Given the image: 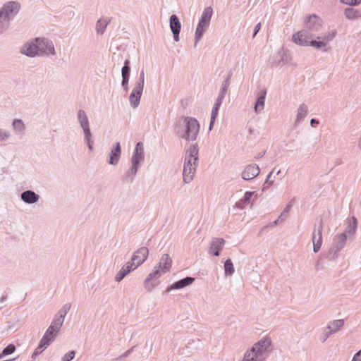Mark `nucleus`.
<instances>
[{"mask_svg": "<svg viewBox=\"0 0 361 361\" xmlns=\"http://www.w3.org/2000/svg\"><path fill=\"white\" fill-rule=\"evenodd\" d=\"M348 237L345 233L335 236L334 239V247L332 248L334 254L338 252L345 246Z\"/></svg>", "mask_w": 361, "mask_h": 361, "instance_id": "aec40b11", "label": "nucleus"}, {"mask_svg": "<svg viewBox=\"0 0 361 361\" xmlns=\"http://www.w3.org/2000/svg\"><path fill=\"white\" fill-rule=\"evenodd\" d=\"M111 20L108 18H99L95 25V31L96 33L99 35H102L104 33L108 25L110 23Z\"/></svg>", "mask_w": 361, "mask_h": 361, "instance_id": "cd10ccee", "label": "nucleus"}, {"mask_svg": "<svg viewBox=\"0 0 361 361\" xmlns=\"http://www.w3.org/2000/svg\"><path fill=\"white\" fill-rule=\"evenodd\" d=\"M139 169V166L131 164L130 167L123 175L122 181L124 183H132L134 180Z\"/></svg>", "mask_w": 361, "mask_h": 361, "instance_id": "a878e982", "label": "nucleus"}, {"mask_svg": "<svg viewBox=\"0 0 361 361\" xmlns=\"http://www.w3.org/2000/svg\"><path fill=\"white\" fill-rule=\"evenodd\" d=\"M198 153L199 148L197 144L191 145L189 149L186 151L183 165L197 168V161L199 159Z\"/></svg>", "mask_w": 361, "mask_h": 361, "instance_id": "0eeeda50", "label": "nucleus"}, {"mask_svg": "<svg viewBox=\"0 0 361 361\" xmlns=\"http://www.w3.org/2000/svg\"><path fill=\"white\" fill-rule=\"evenodd\" d=\"M260 172L259 167L255 164H251L245 166L242 171V178L245 180H252L257 177Z\"/></svg>", "mask_w": 361, "mask_h": 361, "instance_id": "ddd939ff", "label": "nucleus"}, {"mask_svg": "<svg viewBox=\"0 0 361 361\" xmlns=\"http://www.w3.org/2000/svg\"><path fill=\"white\" fill-rule=\"evenodd\" d=\"M333 334L332 333H330V331L328 330L327 331H325L322 335V336L320 337V341L324 343L325 342L328 338L331 335Z\"/></svg>", "mask_w": 361, "mask_h": 361, "instance_id": "5fc2aeb1", "label": "nucleus"}, {"mask_svg": "<svg viewBox=\"0 0 361 361\" xmlns=\"http://www.w3.org/2000/svg\"><path fill=\"white\" fill-rule=\"evenodd\" d=\"M323 25L322 19L316 14L307 16L304 19L305 29L300 31L307 32L309 35H313L312 32H318Z\"/></svg>", "mask_w": 361, "mask_h": 361, "instance_id": "423d86ee", "label": "nucleus"}, {"mask_svg": "<svg viewBox=\"0 0 361 361\" xmlns=\"http://www.w3.org/2000/svg\"><path fill=\"white\" fill-rule=\"evenodd\" d=\"M351 361H361V355L357 352L356 353L353 357Z\"/></svg>", "mask_w": 361, "mask_h": 361, "instance_id": "bf43d9fd", "label": "nucleus"}, {"mask_svg": "<svg viewBox=\"0 0 361 361\" xmlns=\"http://www.w3.org/2000/svg\"><path fill=\"white\" fill-rule=\"evenodd\" d=\"M135 269L136 268L130 262H127L116 274L115 281L116 282L121 281L126 276Z\"/></svg>", "mask_w": 361, "mask_h": 361, "instance_id": "412c9836", "label": "nucleus"}, {"mask_svg": "<svg viewBox=\"0 0 361 361\" xmlns=\"http://www.w3.org/2000/svg\"><path fill=\"white\" fill-rule=\"evenodd\" d=\"M293 200H291L290 202H289L288 203V204L283 209V212L281 213V215H280L279 218H284V219H286L288 216L289 211H290V208L293 206Z\"/></svg>", "mask_w": 361, "mask_h": 361, "instance_id": "3c124183", "label": "nucleus"}, {"mask_svg": "<svg viewBox=\"0 0 361 361\" xmlns=\"http://www.w3.org/2000/svg\"><path fill=\"white\" fill-rule=\"evenodd\" d=\"M77 121L84 134L91 132L90 121L84 110L79 109L77 111Z\"/></svg>", "mask_w": 361, "mask_h": 361, "instance_id": "4468645a", "label": "nucleus"}, {"mask_svg": "<svg viewBox=\"0 0 361 361\" xmlns=\"http://www.w3.org/2000/svg\"><path fill=\"white\" fill-rule=\"evenodd\" d=\"M218 112H219V109H217L216 108H212V114H211L210 123H209V130H211L212 129L215 119L217 117Z\"/></svg>", "mask_w": 361, "mask_h": 361, "instance_id": "49530a36", "label": "nucleus"}, {"mask_svg": "<svg viewBox=\"0 0 361 361\" xmlns=\"http://www.w3.org/2000/svg\"><path fill=\"white\" fill-rule=\"evenodd\" d=\"M344 325L343 319H336L330 322L327 326L326 329L330 331V333L333 334L340 331Z\"/></svg>", "mask_w": 361, "mask_h": 361, "instance_id": "c756f323", "label": "nucleus"}, {"mask_svg": "<svg viewBox=\"0 0 361 361\" xmlns=\"http://www.w3.org/2000/svg\"><path fill=\"white\" fill-rule=\"evenodd\" d=\"M21 200L27 204H35L39 200V196L32 190H25L20 195Z\"/></svg>", "mask_w": 361, "mask_h": 361, "instance_id": "b1692460", "label": "nucleus"}, {"mask_svg": "<svg viewBox=\"0 0 361 361\" xmlns=\"http://www.w3.org/2000/svg\"><path fill=\"white\" fill-rule=\"evenodd\" d=\"M341 2L350 6H356L361 3V0H340Z\"/></svg>", "mask_w": 361, "mask_h": 361, "instance_id": "864d4df0", "label": "nucleus"}, {"mask_svg": "<svg viewBox=\"0 0 361 361\" xmlns=\"http://www.w3.org/2000/svg\"><path fill=\"white\" fill-rule=\"evenodd\" d=\"M21 4L16 0L6 1L0 8V13L11 23L20 13Z\"/></svg>", "mask_w": 361, "mask_h": 361, "instance_id": "20e7f679", "label": "nucleus"}, {"mask_svg": "<svg viewBox=\"0 0 361 361\" xmlns=\"http://www.w3.org/2000/svg\"><path fill=\"white\" fill-rule=\"evenodd\" d=\"M196 169L194 166L183 165V180L185 183L188 184L192 182L196 173Z\"/></svg>", "mask_w": 361, "mask_h": 361, "instance_id": "bb28decb", "label": "nucleus"}, {"mask_svg": "<svg viewBox=\"0 0 361 361\" xmlns=\"http://www.w3.org/2000/svg\"><path fill=\"white\" fill-rule=\"evenodd\" d=\"M200 126L198 121L193 117L185 116L179 119L175 126L176 135L188 142L196 140Z\"/></svg>", "mask_w": 361, "mask_h": 361, "instance_id": "7ed1b4c3", "label": "nucleus"}, {"mask_svg": "<svg viewBox=\"0 0 361 361\" xmlns=\"http://www.w3.org/2000/svg\"><path fill=\"white\" fill-rule=\"evenodd\" d=\"M344 16L349 20L357 19L361 16L360 11L353 8H347L344 11Z\"/></svg>", "mask_w": 361, "mask_h": 361, "instance_id": "f704fd0d", "label": "nucleus"}, {"mask_svg": "<svg viewBox=\"0 0 361 361\" xmlns=\"http://www.w3.org/2000/svg\"><path fill=\"white\" fill-rule=\"evenodd\" d=\"M254 192H246L242 199L235 202V207L243 209L247 206L250 202L252 196L253 195Z\"/></svg>", "mask_w": 361, "mask_h": 361, "instance_id": "2f4dec72", "label": "nucleus"}, {"mask_svg": "<svg viewBox=\"0 0 361 361\" xmlns=\"http://www.w3.org/2000/svg\"><path fill=\"white\" fill-rule=\"evenodd\" d=\"M63 324V319H59L54 316L50 326L48 327L50 330L53 331L56 334H59L61 327Z\"/></svg>", "mask_w": 361, "mask_h": 361, "instance_id": "c9c22d12", "label": "nucleus"}, {"mask_svg": "<svg viewBox=\"0 0 361 361\" xmlns=\"http://www.w3.org/2000/svg\"><path fill=\"white\" fill-rule=\"evenodd\" d=\"M164 274H165L160 268L154 267L152 271L147 276L144 281L145 286L149 283L150 281L159 279Z\"/></svg>", "mask_w": 361, "mask_h": 361, "instance_id": "7c9ffc66", "label": "nucleus"}, {"mask_svg": "<svg viewBox=\"0 0 361 361\" xmlns=\"http://www.w3.org/2000/svg\"><path fill=\"white\" fill-rule=\"evenodd\" d=\"M156 267L160 268L164 273L169 272L172 267V259L168 254L161 255Z\"/></svg>", "mask_w": 361, "mask_h": 361, "instance_id": "5701e85b", "label": "nucleus"}, {"mask_svg": "<svg viewBox=\"0 0 361 361\" xmlns=\"http://www.w3.org/2000/svg\"><path fill=\"white\" fill-rule=\"evenodd\" d=\"M225 240L221 238H213L209 243L208 252L211 255L219 256L221 251L224 248Z\"/></svg>", "mask_w": 361, "mask_h": 361, "instance_id": "9b49d317", "label": "nucleus"}, {"mask_svg": "<svg viewBox=\"0 0 361 361\" xmlns=\"http://www.w3.org/2000/svg\"><path fill=\"white\" fill-rule=\"evenodd\" d=\"M323 226L322 221L315 226L312 233V241L313 243V251L317 252L322 245Z\"/></svg>", "mask_w": 361, "mask_h": 361, "instance_id": "9d476101", "label": "nucleus"}, {"mask_svg": "<svg viewBox=\"0 0 361 361\" xmlns=\"http://www.w3.org/2000/svg\"><path fill=\"white\" fill-rule=\"evenodd\" d=\"M50 344L48 342H45L43 340H40L38 346L35 348L31 357L35 359L39 355H40Z\"/></svg>", "mask_w": 361, "mask_h": 361, "instance_id": "e433bc0d", "label": "nucleus"}, {"mask_svg": "<svg viewBox=\"0 0 361 361\" xmlns=\"http://www.w3.org/2000/svg\"><path fill=\"white\" fill-rule=\"evenodd\" d=\"M277 56H278L279 58H281V61H279V62H278V63L274 62V63H275V65H276V66H283V63H284L285 62H286V61H288V56L286 54H285V53H283V52H282V51H279V52L277 54Z\"/></svg>", "mask_w": 361, "mask_h": 361, "instance_id": "de8ad7c7", "label": "nucleus"}, {"mask_svg": "<svg viewBox=\"0 0 361 361\" xmlns=\"http://www.w3.org/2000/svg\"><path fill=\"white\" fill-rule=\"evenodd\" d=\"M273 349L271 338L265 336L247 348L240 361H266Z\"/></svg>", "mask_w": 361, "mask_h": 361, "instance_id": "f03ea898", "label": "nucleus"}, {"mask_svg": "<svg viewBox=\"0 0 361 361\" xmlns=\"http://www.w3.org/2000/svg\"><path fill=\"white\" fill-rule=\"evenodd\" d=\"M57 336V334L47 328V331H45L44 334L43 335L41 339L44 341L45 342H48L49 344H51L54 341Z\"/></svg>", "mask_w": 361, "mask_h": 361, "instance_id": "ea45409f", "label": "nucleus"}, {"mask_svg": "<svg viewBox=\"0 0 361 361\" xmlns=\"http://www.w3.org/2000/svg\"><path fill=\"white\" fill-rule=\"evenodd\" d=\"M143 90L144 88L140 86L134 85L129 96V102L132 108L135 109L139 106Z\"/></svg>", "mask_w": 361, "mask_h": 361, "instance_id": "2eb2a0df", "label": "nucleus"}, {"mask_svg": "<svg viewBox=\"0 0 361 361\" xmlns=\"http://www.w3.org/2000/svg\"><path fill=\"white\" fill-rule=\"evenodd\" d=\"M230 85V78L228 77L225 80L223 81L221 85V88L220 89V91L219 92L218 97L222 99L225 98L227 89L228 86Z\"/></svg>", "mask_w": 361, "mask_h": 361, "instance_id": "a19ab883", "label": "nucleus"}, {"mask_svg": "<svg viewBox=\"0 0 361 361\" xmlns=\"http://www.w3.org/2000/svg\"><path fill=\"white\" fill-rule=\"evenodd\" d=\"M71 307V305L70 303L65 304L62 307V308L57 312L55 317H58L59 319H63V321L64 322V318L67 313L69 312Z\"/></svg>", "mask_w": 361, "mask_h": 361, "instance_id": "79ce46f5", "label": "nucleus"}, {"mask_svg": "<svg viewBox=\"0 0 361 361\" xmlns=\"http://www.w3.org/2000/svg\"><path fill=\"white\" fill-rule=\"evenodd\" d=\"M224 99H222V98H220L218 97L213 108H216L217 109H219Z\"/></svg>", "mask_w": 361, "mask_h": 361, "instance_id": "6e6d98bb", "label": "nucleus"}, {"mask_svg": "<svg viewBox=\"0 0 361 361\" xmlns=\"http://www.w3.org/2000/svg\"><path fill=\"white\" fill-rule=\"evenodd\" d=\"M9 26L10 23L0 13V35L5 33Z\"/></svg>", "mask_w": 361, "mask_h": 361, "instance_id": "37998d69", "label": "nucleus"}, {"mask_svg": "<svg viewBox=\"0 0 361 361\" xmlns=\"http://www.w3.org/2000/svg\"><path fill=\"white\" fill-rule=\"evenodd\" d=\"M318 124H319V121H318V120H316V119H314V118H312V119H311V120H310V126H311L312 127H314H314H316V126H317V125H318Z\"/></svg>", "mask_w": 361, "mask_h": 361, "instance_id": "052dcab7", "label": "nucleus"}, {"mask_svg": "<svg viewBox=\"0 0 361 361\" xmlns=\"http://www.w3.org/2000/svg\"><path fill=\"white\" fill-rule=\"evenodd\" d=\"M358 353L361 355V349L358 351Z\"/></svg>", "mask_w": 361, "mask_h": 361, "instance_id": "69168bd1", "label": "nucleus"}, {"mask_svg": "<svg viewBox=\"0 0 361 361\" xmlns=\"http://www.w3.org/2000/svg\"><path fill=\"white\" fill-rule=\"evenodd\" d=\"M16 350V346L13 344H9L6 346L0 354V359L2 358L5 355H11L14 353Z\"/></svg>", "mask_w": 361, "mask_h": 361, "instance_id": "a18cd8bd", "label": "nucleus"}, {"mask_svg": "<svg viewBox=\"0 0 361 361\" xmlns=\"http://www.w3.org/2000/svg\"><path fill=\"white\" fill-rule=\"evenodd\" d=\"M224 274L226 276H232L235 272L233 264L231 259H227L224 264Z\"/></svg>", "mask_w": 361, "mask_h": 361, "instance_id": "4c0bfd02", "label": "nucleus"}, {"mask_svg": "<svg viewBox=\"0 0 361 361\" xmlns=\"http://www.w3.org/2000/svg\"><path fill=\"white\" fill-rule=\"evenodd\" d=\"M281 173V170H279L276 173L277 175L280 174Z\"/></svg>", "mask_w": 361, "mask_h": 361, "instance_id": "0e129e2a", "label": "nucleus"}, {"mask_svg": "<svg viewBox=\"0 0 361 361\" xmlns=\"http://www.w3.org/2000/svg\"><path fill=\"white\" fill-rule=\"evenodd\" d=\"M75 355V352L74 350H71L68 353H66L61 358V361H71L72 360Z\"/></svg>", "mask_w": 361, "mask_h": 361, "instance_id": "603ef678", "label": "nucleus"}, {"mask_svg": "<svg viewBox=\"0 0 361 361\" xmlns=\"http://www.w3.org/2000/svg\"><path fill=\"white\" fill-rule=\"evenodd\" d=\"M357 227V219L355 217L353 216L348 220V226H347L344 233H345L348 237L351 238L355 233Z\"/></svg>", "mask_w": 361, "mask_h": 361, "instance_id": "c85d7f7f", "label": "nucleus"}, {"mask_svg": "<svg viewBox=\"0 0 361 361\" xmlns=\"http://www.w3.org/2000/svg\"><path fill=\"white\" fill-rule=\"evenodd\" d=\"M336 30H331L320 34L316 39H312L313 35H309L305 31H298L293 35L292 41L298 45L312 47L317 50L326 52L330 49L329 43L336 38Z\"/></svg>", "mask_w": 361, "mask_h": 361, "instance_id": "f257e3e1", "label": "nucleus"}, {"mask_svg": "<svg viewBox=\"0 0 361 361\" xmlns=\"http://www.w3.org/2000/svg\"><path fill=\"white\" fill-rule=\"evenodd\" d=\"M209 24L210 23H209L208 22L199 20L195 33V47H197V43L202 39L204 32L209 27Z\"/></svg>", "mask_w": 361, "mask_h": 361, "instance_id": "4be33fe9", "label": "nucleus"}, {"mask_svg": "<svg viewBox=\"0 0 361 361\" xmlns=\"http://www.w3.org/2000/svg\"><path fill=\"white\" fill-rule=\"evenodd\" d=\"M264 152L259 153L257 158L262 157L264 156Z\"/></svg>", "mask_w": 361, "mask_h": 361, "instance_id": "680f3d73", "label": "nucleus"}, {"mask_svg": "<svg viewBox=\"0 0 361 361\" xmlns=\"http://www.w3.org/2000/svg\"><path fill=\"white\" fill-rule=\"evenodd\" d=\"M35 43L37 45L38 56H54L56 54L54 43L44 37H36Z\"/></svg>", "mask_w": 361, "mask_h": 361, "instance_id": "39448f33", "label": "nucleus"}, {"mask_svg": "<svg viewBox=\"0 0 361 361\" xmlns=\"http://www.w3.org/2000/svg\"><path fill=\"white\" fill-rule=\"evenodd\" d=\"M11 126L13 130L18 134H23L25 130V125L21 119L15 118L12 121Z\"/></svg>", "mask_w": 361, "mask_h": 361, "instance_id": "72a5a7b5", "label": "nucleus"}, {"mask_svg": "<svg viewBox=\"0 0 361 361\" xmlns=\"http://www.w3.org/2000/svg\"><path fill=\"white\" fill-rule=\"evenodd\" d=\"M261 28V23H257L255 27V30H254V32H253V35H252V37H255V35H257V33L259 32V30H260Z\"/></svg>", "mask_w": 361, "mask_h": 361, "instance_id": "13d9d810", "label": "nucleus"}, {"mask_svg": "<svg viewBox=\"0 0 361 361\" xmlns=\"http://www.w3.org/2000/svg\"><path fill=\"white\" fill-rule=\"evenodd\" d=\"M169 23L174 41L178 42L180 40L179 33L181 29V23L178 18L174 14L170 16Z\"/></svg>", "mask_w": 361, "mask_h": 361, "instance_id": "f3484780", "label": "nucleus"}, {"mask_svg": "<svg viewBox=\"0 0 361 361\" xmlns=\"http://www.w3.org/2000/svg\"><path fill=\"white\" fill-rule=\"evenodd\" d=\"M266 94V91L262 90L261 94L258 97L254 108L256 114L260 113L264 109Z\"/></svg>", "mask_w": 361, "mask_h": 361, "instance_id": "473e14b6", "label": "nucleus"}, {"mask_svg": "<svg viewBox=\"0 0 361 361\" xmlns=\"http://www.w3.org/2000/svg\"><path fill=\"white\" fill-rule=\"evenodd\" d=\"M272 174H273V171H271V172L269 173V175L267 176V179H266V181H265V183H264V185L267 184V187H269V186L272 185H273V183H274V180H270V181H269V180L271 178V177Z\"/></svg>", "mask_w": 361, "mask_h": 361, "instance_id": "4d7b16f0", "label": "nucleus"}, {"mask_svg": "<svg viewBox=\"0 0 361 361\" xmlns=\"http://www.w3.org/2000/svg\"><path fill=\"white\" fill-rule=\"evenodd\" d=\"M134 85L137 86V87L140 86L142 88H144V85H145V71L143 69L141 70V71H140L139 80L137 82H135Z\"/></svg>", "mask_w": 361, "mask_h": 361, "instance_id": "8fccbe9b", "label": "nucleus"}, {"mask_svg": "<svg viewBox=\"0 0 361 361\" xmlns=\"http://www.w3.org/2000/svg\"><path fill=\"white\" fill-rule=\"evenodd\" d=\"M20 53L23 55H25L29 57H35L38 56L37 50V45L35 43V39L30 40L25 43L21 47H20Z\"/></svg>", "mask_w": 361, "mask_h": 361, "instance_id": "dca6fc26", "label": "nucleus"}, {"mask_svg": "<svg viewBox=\"0 0 361 361\" xmlns=\"http://www.w3.org/2000/svg\"><path fill=\"white\" fill-rule=\"evenodd\" d=\"M130 61L129 60H126L124 62V66L121 69V86L123 87L125 91H128V83L130 80V68L129 66Z\"/></svg>", "mask_w": 361, "mask_h": 361, "instance_id": "a211bd4d", "label": "nucleus"}, {"mask_svg": "<svg viewBox=\"0 0 361 361\" xmlns=\"http://www.w3.org/2000/svg\"><path fill=\"white\" fill-rule=\"evenodd\" d=\"M194 281H195L194 278L190 277V276H187L183 279H180L178 281L174 282L171 286H169L166 289V292H170L172 290L182 289L186 286L191 285Z\"/></svg>", "mask_w": 361, "mask_h": 361, "instance_id": "6ab92c4d", "label": "nucleus"}, {"mask_svg": "<svg viewBox=\"0 0 361 361\" xmlns=\"http://www.w3.org/2000/svg\"><path fill=\"white\" fill-rule=\"evenodd\" d=\"M278 222H279V219H277V220L274 221V223H273V224H274V225H277Z\"/></svg>", "mask_w": 361, "mask_h": 361, "instance_id": "e2e57ef3", "label": "nucleus"}, {"mask_svg": "<svg viewBox=\"0 0 361 361\" xmlns=\"http://www.w3.org/2000/svg\"><path fill=\"white\" fill-rule=\"evenodd\" d=\"M84 140L88 147V149L90 151L93 150L94 141L92 139V132L84 134Z\"/></svg>", "mask_w": 361, "mask_h": 361, "instance_id": "c03bdc74", "label": "nucleus"}, {"mask_svg": "<svg viewBox=\"0 0 361 361\" xmlns=\"http://www.w3.org/2000/svg\"><path fill=\"white\" fill-rule=\"evenodd\" d=\"M11 135L9 130H4L0 128V142H5L8 140Z\"/></svg>", "mask_w": 361, "mask_h": 361, "instance_id": "09e8293b", "label": "nucleus"}, {"mask_svg": "<svg viewBox=\"0 0 361 361\" xmlns=\"http://www.w3.org/2000/svg\"><path fill=\"white\" fill-rule=\"evenodd\" d=\"M309 109L307 104L302 103L300 104L297 109L296 118L295 120V125H299L302 121H304L307 115L308 114Z\"/></svg>", "mask_w": 361, "mask_h": 361, "instance_id": "393cba45", "label": "nucleus"}, {"mask_svg": "<svg viewBox=\"0 0 361 361\" xmlns=\"http://www.w3.org/2000/svg\"><path fill=\"white\" fill-rule=\"evenodd\" d=\"M212 14H213L212 8L210 6L206 7L202 13L200 20H202L204 22H208L209 23H210Z\"/></svg>", "mask_w": 361, "mask_h": 361, "instance_id": "58836bf2", "label": "nucleus"}, {"mask_svg": "<svg viewBox=\"0 0 361 361\" xmlns=\"http://www.w3.org/2000/svg\"><path fill=\"white\" fill-rule=\"evenodd\" d=\"M145 159L144 146L142 142H137L133 152L130 164L140 167Z\"/></svg>", "mask_w": 361, "mask_h": 361, "instance_id": "1a4fd4ad", "label": "nucleus"}, {"mask_svg": "<svg viewBox=\"0 0 361 361\" xmlns=\"http://www.w3.org/2000/svg\"><path fill=\"white\" fill-rule=\"evenodd\" d=\"M149 250L146 247H142L134 252L130 262L137 269L147 259Z\"/></svg>", "mask_w": 361, "mask_h": 361, "instance_id": "6e6552de", "label": "nucleus"}, {"mask_svg": "<svg viewBox=\"0 0 361 361\" xmlns=\"http://www.w3.org/2000/svg\"><path fill=\"white\" fill-rule=\"evenodd\" d=\"M121 147L119 142H116L112 147L110 152L108 154L107 162L109 165L116 166L121 159Z\"/></svg>", "mask_w": 361, "mask_h": 361, "instance_id": "f8f14e48", "label": "nucleus"}]
</instances>
